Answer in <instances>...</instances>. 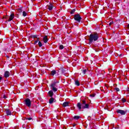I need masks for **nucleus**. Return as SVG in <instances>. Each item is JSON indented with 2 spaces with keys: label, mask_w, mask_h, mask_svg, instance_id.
<instances>
[{
  "label": "nucleus",
  "mask_w": 129,
  "mask_h": 129,
  "mask_svg": "<svg viewBox=\"0 0 129 129\" xmlns=\"http://www.w3.org/2000/svg\"><path fill=\"white\" fill-rule=\"evenodd\" d=\"M117 113H120L121 115H124L125 114L126 111L123 110H117L116 111Z\"/></svg>",
  "instance_id": "6"
},
{
  "label": "nucleus",
  "mask_w": 129,
  "mask_h": 129,
  "mask_svg": "<svg viewBox=\"0 0 129 129\" xmlns=\"http://www.w3.org/2000/svg\"><path fill=\"white\" fill-rule=\"evenodd\" d=\"M5 125L6 126V124H5Z\"/></svg>",
  "instance_id": "37"
},
{
  "label": "nucleus",
  "mask_w": 129,
  "mask_h": 129,
  "mask_svg": "<svg viewBox=\"0 0 129 129\" xmlns=\"http://www.w3.org/2000/svg\"><path fill=\"white\" fill-rule=\"evenodd\" d=\"M115 90H116V91H119V89L118 88H115Z\"/></svg>",
  "instance_id": "29"
},
{
  "label": "nucleus",
  "mask_w": 129,
  "mask_h": 129,
  "mask_svg": "<svg viewBox=\"0 0 129 129\" xmlns=\"http://www.w3.org/2000/svg\"><path fill=\"white\" fill-rule=\"evenodd\" d=\"M38 41H39L38 39L37 40L35 41L34 42V44H37V43H38Z\"/></svg>",
  "instance_id": "32"
},
{
  "label": "nucleus",
  "mask_w": 129,
  "mask_h": 129,
  "mask_svg": "<svg viewBox=\"0 0 129 129\" xmlns=\"http://www.w3.org/2000/svg\"><path fill=\"white\" fill-rule=\"evenodd\" d=\"M121 55H122L121 54H120L119 55V57H121Z\"/></svg>",
  "instance_id": "34"
},
{
  "label": "nucleus",
  "mask_w": 129,
  "mask_h": 129,
  "mask_svg": "<svg viewBox=\"0 0 129 129\" xmlns=\"http://www.w3.org/2000/svg\"><path fill=\"white\" fill-rule=\"evenodd\" d=\"M76 125V124H74L73 126H75Z\"/></svg>",
  "instance_id": "35"
},
{
  "label": "nucleus",
  "mask_w": 129,
  "mask_h": 129,
  "mask_svg": "<svg viewBox=\"0 0 129 129\" xmlns=\"http://www.w3.org/2000/svg\"><path fill=\"white\" fill-rule=\"evenodd\" d=\"M18 11L20 13H22V12H23V10H22V8H21L18 9Z\"/></svg>",
  "instance_id": "24"
},
{
  "label": "nucleus",
  "mask_w": 129,
  "mask_h": 129,
  "mask_svg": "<svg viewBox=\"0 0 129 129\" xmlns=\"http://www.w3.org/2000/svg\"><path fill=\"white\" fill-rule=\"evenodd\" d=\"M2 79H3V77H0V81H1V80H2Z\"/></svg>",
  "instance_id": "33"
},
{
  "label": "nucleus",
  "mask_w": 129,
  "mask_h": 129,
  "mask_svg": "<svg viewBox=\"0 0 129 129\" xmlns=\"http://www.w3.org/2000/svg\"><path fill=\"white\" fill-rule=\"evenodd\" d=\"M60 71L62 72V73H65V72H66L65 69L61 68L60 69Z\"/></svg>",
  "instance_id": "19"
},
{
  "label": "nucleus",
  "mask_w": 129,
  "mask_h": 129,
  "mask_svg": "<svg viewBox=\"0 0 129 129\" xmlns=\"http://www.w3.org/2000/svg\"><path fill=\"white\" fill-rule=\"evenodd\" d=\"M81 19V17H80V15L79 14L75 15L74 16V19L75 20V21H77V22H78V23H80Z\"/></svg>",
  "instance_id": "4"
},
{
  "label": "nucleus",
  "mask_w": 129,
  "mask_h": 129,
  "mask_svg": "<svg viewBox=\"0 0 129 129\" xmlns=\"http://www.w3.org/2000/svg\"><path fill=\"white\" fill-rule=\"evenodd\" d=\"M6 114L7 115H12V112L9 109H6Z\"/></svg>",
  "instance_id": "11"
},
{
  "label": "nucleus",
  "mask_w": 129,
  "mask_h": 129,
  "mask_svg": "<svg viewBox=\"0 0 129 129\" xmlns=\"http://www.w3.org/2000/svg\"><path fill=\"white\" fill-rule=\"evenodd\" d=\"M25 104L26 105V106H28V107H31L32 106V102L31 101V100L29 98H26L25 100Z\"/></svg>",
  "instance_id": "3"
},
{
  "label": "nucleus",
  "mask_w": 129,
  "mask_h": 129,
  "mask_svg": "<svg viewBox=\"0 0 129 129\" xmlns=\"http://www.w3.org/2000/svg\"><path fill=\"white\" fill-rule=\"evenodd\" d=\"M15 18V14L12 13L11 14L9 19H8V22H11Z\"/></svg>",
  "instance_id": "8"
},
{
  "label": "nucleus",
  "mask_w": 129,
  "mask_h": 129,
  "mask_svg": "<svg viewBox=\"0 0 129 129\" xmlns=\"http://www.w3.org/2000/svg\"><path fill=\"white\" fill-rule=\"evenodd\" d=\"M5 126H7V125H6Z\"/></svg>",
  "instance_id": "38"
},
{
  "label": "nucleus",
  "mask_w": 129,
  "mask_h": 129,
  "mask_svg": "<svg viewBox=\"0 0 129 129\" xmlns=\"http://www.w3.org/2000/svg\"><path fill=\"white\" fill-rule=\"evenodd\" d=\"M38 46H39V47H42V46H43V44H42V42H41V41H39Z\"/></svg>",
  "instance_id": "21"
},
{
  "label": "nucleus",
  "mask_w": 129,
  "mask_h": 129,
  "mask_svg": "<svg viewBox=\"0 0 129 129\" xmlns=\"http://www.w3.org/2000/svg\"><path fill=\"white\" fill-rule=\"evenodd\" d=\"M122 102H125L126 101V100H125V99L124 98H123L122 99Z\"/></svg>",
  "instance_id": "28"
},
{
  "label": "nucleus",
  "mask_w": 129,
  "mask_h": 129,
  "mask_svg": "<svg viewBox=\"0 0 129 129\" xmlns=\"http://www.w3.org/2000/svg\"><path fill=\"white\" fill-rule=\"evenodd\" d=\"M43 42L44 43H47V42H48V36L45 35L44 37H43Z\"/></svg>",
  "instance_id": "10"
},
{
  "label": "nucleus",
  "mask_w": 129,
  "mask_h": 129,
  "mask_svg": "<svg viewBox=\"0 0 129 129\" xmlns=\"http://www.w3.org/2000/svg\"><path fill=\"white\" fill-rule=\"evenodd\" d=\"M23 17H26V16H27V13L25 11H23Z\"/></svg>",
  "instance_id": "22"
},
{
  "label": "nucleus",
  "mask_w": 129,
  "mask_h": 129,
  "mask_svg": "<svg viewBox=\"0 0 129 129\" xmlns=\"http://www.w3.org/2000/svg\"><path fill=\"white\" fill-rule=\"evenodd\" d=\"M9 76H10V72L9 71L5 72L4 74V77L6 78H8V77H9Z\"/></svg>",
  "instance_id": "9"
},
{
  "label": "nucleus",
  "mask_w": 129,
  "mask_h": 129,
  "mask_svg": "<svg viewBox=\"0 0 129 129\" xmlns=\"http://www.w3.org/2000/svg\"><path fill=\"white\" fill-rule=\"evenodd\" d=\"M64 48V46L62 45H60V46H59V49H60V50H62V49H63Z\"/></svg>",
  "instance_id": "23"
},
{
  "label": "nucleus",
  "mask_w": 129,
  "mask_h": 129,
  "mask_svg": "<svg viewBox=\"0 0 129 129\" xmlns=\"http://www.w3.org/2000/svg\"><path fill=\"white\" fill-rule=\"evenodd\" d=\"M75 84L76 85H77V86H79V85H80V84L79 83V81L78 80L75 81Z\"/></svg>",
  "instance_id": "16"
},
{
  "label": "nucleus",
  "mask_w": 129,
  "mask_h": 129,
  "mask_svg": "<svg viewBox=\"0 0 129 129\" xmlns=\"http://www.w3.org/2000/svg\"><path fill=\"white\" fill-rule=\"evenodd\" d=\"M46 8L49 10V11H52V10H53V8H54V6H53L52 4L49 3V4L46 6Z\"/></svg>",
  "instance_id": "7"
},
{
  "label": "nucleus",
  "mask_w": 129,
  "mask_h": 129,
  "mask_svg": "<svg viewBox=\"0 0 129 129\" xmlns=\"http://www.w3.org/2000/svg\"><path fill=\"white\" fill-rule=\"evenodd\" d=\"M75 11H76L75 9H73V10L71 11V15L74 14V13H75Z\"/></svg>",
  "instance_id": "20"
},
{
  "label": "nucleus",
  "mask_w": 129,
  "mask_h": 129,
  "mask_svg": "<svg viewBox=\"0 0 129 129\" xmlns=\"http://www.w3.org/2000/svg\"><path fill=\"white\" fill-rule=\"evenodd\" d=\"M99 38V36H98V34H97V33L91 34L90 35L89 39V44H92L93 41H97Z\"/></svg>",
  "instance_id": "2"
},
{
  "label": "nucleus",
  "mask_w": 129,
  "mask_h": 129,
  "mask_svg": "<svg viewBox=\"0 0 129 129\" xmlns=\"http://www.w3.org/2000/svg\"><path fill=\"white\" fill-rule=\"evenodd\" d=\"M50 87L52 89V91H54V92H56V91L58 90V89L56 88V83H52L50 85Z\"/></svg>",
  "instance_id": "5"
},
{
  "label": "nucleus",
  "mask_w": 129,
  "mask_h": 129,
  "mask_svg": "<svg viewBox=\"0 0 129 129\" xmlns=\"http://www.w3.org/2000/svg\"><path fill=\"white\" fill-rule=\"evenodd\" d=\"M62 106L63 107H66V106H69V102H65L62 104Z\"/></svg>",
  "instance_id": "12"
},
{
  "label": "nucleus",
  "mask_w": 129,
  "mask_h": 129,
  "mask_svg": "<svg viewBox=\"0 0 129 129\" xmlns=\"http://www.w3.org/2000/svg\"><path fill=\"white\" fill-rule=\"evenodd\" d=\"M25 119L28 120H31V119H32V117H30V118H25Z\"/></svg>",
  "instance_id": "26"
},
{
  "label": "nucleus",
  "mask_w": 129,
  "mask_h": 129,
  "mask_svg": "<svg viewBox=\"0 0 129 129\" xmlns=\"http://www.w3.org/2000/svg\"><path fill=\"white\" fill-rule=\"evenodd\" d=\"M96 95V94H93L92 95H90V96H91V97H94Z\"/></svg>",
  "instance_id": "25"
},
{
  "label": "nucleus",
  "mask_w": 129,
  "mask_h": 129,
  "mask_svg": "<svg viewBox=\"0 0 129 129\" xmlns=\"http://www.w3.org/2000/svg\"><path fill=\"white\" fill-rule=\"evenodd\" d=\"M50 74H51V75H52V76H54V75H55V74H56V71L53 70L52 71H51Z\"/></svg>",
  "instance_id": "15"
},
{
  "label": "nucleus",
  "mask_w": 129,
  "mask_h": 129,
  "mask_svg": "<svg viewBox=\"0 0 129 129\" xmlns=\"http://www.w3.org/2000/svg\"><path fill=\"white\" fill-rule=\"evenodd\" d=\"M8 58H9V56H7Z\"/></svg>",
  "instance_id": "39"
},
{
  "label": "nucleus",
  "mask_w": 129,
  "mask_h": 129,
  "mask_svg": "<svg viewBox=\"0 0 129 129\" xmlns=\"http://www.w3.org/2000/svg\"><path fill=\"white\" fill-rule=\"evenodd\" d=\"M78 108L79 110H81V108L83 109H85V108H89V104L86 103V100H82V103L79 102L77 104Z\"/></svg>",
  "instance_id": "1"
},
{
  "label": "nucleus",
  "mask_w": 129,
  "mask_h": 129,
  "mask_svg": "<svg viewBox=\"0 0 129 129\" xmlns=\"http://www.w3.org/2000/svg\"><path fill=\"white\" fill-rule=\"evenodd\" d=\"M87 70H88L87 69H84V70H82V72H83V74H86V73L87 72Z\"/></svg>",
  "instance_id": "17"
},
{
  "label": "nucleus",
  "mask_w": 129,
  "mask_h": 129,
  "mask_svg": "<svg viewBox=\"0 0 129 129\" xmlns=\"http://www.w3.org/2000/svg\"><path fill=\"white\" fill-rule=\"evenodd\" d=\"M4 19H7V17H4Z\"/></svg>",
  "instance_id": "36"
},
{
  "label": "nucleus",
  "mask_w": 129,
  "mask_h": 129,
  "mask_svg": "<svg viewBox=\"0 0 129 129\" xmlns=\"http://www.w3.org/2000/svg\"><path fill=\"white\" fill-rule=\"evenodd\" d=\"M49 102L50 104H52V103H53V102H54V99L53 98H51L49 99Z\"/></svg>",
  "instance_id": "14"
},
{
  "label": "nucleus",
  "mask_w": 129,
  "mask_h": 129,
  "mask_svg": "<svg viewBox=\"0 0 129 129\" xmlns=\"http://www.w3.org/2000/svg\"><path fill=\"white\" fill-rule=\"evenodd\" d=\"M3 98H7V96H6V95H3Z\"/></svg>",
  "instance_id": "30"
},
{
  "label": "nucleus",
  "mask_w": 129,
  "mask_h": 129,
  "mask_svg": "<svg viewBox=\"0 0 129 129\" xmlns=\"http://www.w3.org/2000/svg\"><path fill=\"white\" fill-rule=\"evenodd\" d=\"M48 94L50 97H52L53 95H54V93H53V91H49L48 92Z\"/></svg>",
  "instance_id": "13"
},
{
  "label": "nucleus",
  "mask_w": 129,
  "mask_h": 129,
  "mask_svg": "<svg viewBox=\"0 0 129 129\" xmlns=\"http://www.w3.org/2000/svg\"><path fill=\"white\" fill-rule=\"evenodd\" d=\"M74 119H79V118H80V116H75L74 117Z\"/></svg>",
  "instance_id": "18"
},
{
  "label": "nucleus",
  "mask_w": 129,
  "mask_h": 129,
  "mask_svg": "<svg viewBox=\"0 0 129 129\" xmlns=\"http://www.w3.org/2000/svg\"><path fill=\"white\" fill-rule=\"evenodd\" d=\"M31 38H37V35H31Z\"/></svg>",
  "instance_id": "27"
},
{
  "label": "nucleus",
  "mask_w": 129,
  "mask_h": 129,
  "mask_svg": "<svg viewBox=\"0 0 129 129\" xmlns=\"http://www.w3.org/2000/svg\"><path fill=\"white\" fill-rule=\"evenodd\" d=\"M112 24H113V22H110V23L109 24V26H111V25H112Z\"/></svg>",
  "instance_id": "31"
}]
</instances>
